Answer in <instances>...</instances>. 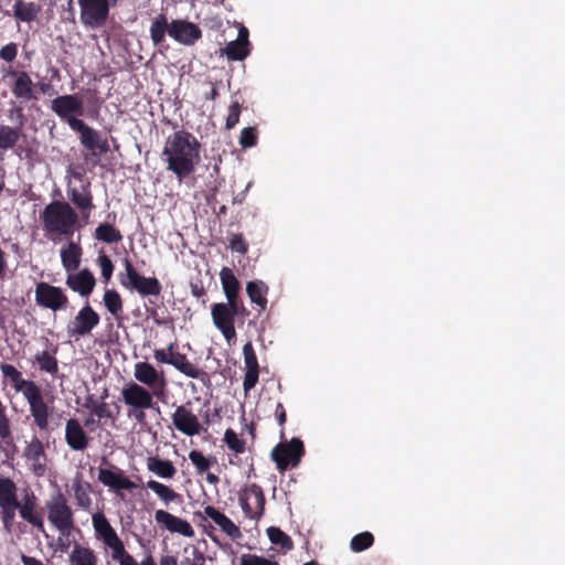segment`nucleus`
Here are the masks:
<instances>
[{
	"instance_id": "1",
	"label": "nucleus",
	"mask_w": 565,
	"mask_h": 565,
	"mask_svg": "<svg viewBox=\"0 0 565 565\" xmlns=\"http://www.w3.org/2000/svg\"><path fill=\"white\" fill-rule=\"evenodd\" d=\"M201 145L198 139L185 130L170 135L161 153L167 170L173 172L181 182L190 175L200 162Z\"/></svg>"
},
{
	"instance_id": "2",
	"label": "nucleus",
	"mask_w": 565,
	"mask_h": 565,
	"mask_svg": "<svg viewBox=\"0 0 565 565\" xmlns=\"http://www.w3.org/2000/svg\"><path fill=\"white\" fill-rule=\"evenodd\" d=\"M150 39L153 45H160L168 33L175 42L191 46L202 36L201 29L185 20H172L168 22L167 17L163 13L158 14L149 29Z\"/></svg>"
},
{
	"instance_id": "3",
	"label": "nucleus",
	"mask_w": 565,
	"mask_h": 565,
	"mask_svg": "<svg viewBox=\"0 0 565 565\" xmlns=\"http://www.w3.org/2000/svg\"><path fill=\"white\" fill-rule=\"evenodd\" d=\"M40 218L47 234L71 236L77 224L78 215L68 203L53 201L44 207Z\"/></svg>"
},
{
	"instance_id": "4",
	"label": "nucleus",
	"mask_w": 565,
	"mask_h": 565,
	"mask_svg": "<svg viewBox=\"0 0 565 565\" xmlns=\"http://www.w3.org/2000/svg\"><path fill=\"white\" fill-rule=\"evenodd\" d=\"M47 520L63 536H70L75 529L74 512L66 497L57 491L45 502Z\"/></svg>"
},
{
	"instance_id": "5",
	"label": "nucleus",
	"mask_w": 565,
	"mask_h": 565,
	"mask_svg": "<svg viewBox=\"0 0 565 565\" xmlns=\"http://www.w3.org/2000/svg\"><path fill=\"white\" fill-rule=\"evenodd\" d=\"M125 273L119 275V280L122 287L129 290H136L141 296H159L162 290L160 281L156 277L141 276L132 263L124 259Z\"/></svg>"
},
{
	"instance_id": "6",
	"label": "nucleus",
	"mask_w": 565,
	"mask_h": 565,
	"mask_svg": "<svg viewBox=\"0 0 565 565\" xmlns=\"http://www.w3.org/2000/svg\"><path fill=\"white\" fill-rule=\"evenodd\" d=\"M245 307L242 302L215 303L212 306L211 316L214 326L222 332L230 343L235 337L234 317L244 315Z\"/></svg>"
},
{
	"instance_id": "7",
	"label": "nucleus",
	"mask_w": 565,
	"mask_h": 565,
	"mask_svg": "<svg viewBox=\"0 0 565 565\" xmlns=\"http://www.w3.org/2000/svg\"><path fill=\"white\" fill-rule=\"evenodd\" d=\"M50 108L62 120L67 122L72 130L75 128L74 122L83 121L77 117L84 115V104L75 94L62 95L52 99Z\"/></svg>"
},
{
	"instance_id": "8",
	"label": "nucleus",
	"mask_w": 565,
	"mask_h": 565,
	"mask_svg": "<svg viewBox=\"0 0 565 565\" xmlns=\"http://www.w3.org/2000/svg\"><path fill=\"white\" fill-rule=\"evenodd\" d=\"M71 178L66 189L67 196L83 214L88 215L94 207L90 181H85L81 172H73Z\"/></svg>"
},
{
	"instance_id": "9",
	"label": "nucleus",
	"mask_w": 565,
	"mask_h": 565,
	"mask_svg": "<svg viewBox=\"0 0 565 565\" xmlns=\"http://www.w3.org/2000/svg\"><path fill=\"white\" fill-rule=\"evenodd\" d=\"M302 455V441L299 438H292L289 443H279L276 445L270 452V458L276 462L279 471H285L289 466H298Z\"/></svg>"
},
{
	"instance_id": "10",
	"label": "nucleus",
	"mask_w": 565,
	"mask_h": 565,
	"mask_svg": "<svg viewBox=\"0 0 565 565\" xmlns=\"http://www.w3.org/2000/svg\"><path fill=\"white\" fill-rule=\"evenodd\" d=\"M81 8V22L90 29L102 28L109 14L107 0H77Z\"/></svg>"
},
{
	"instance_id": "11",
	"label": "nucleus",
	"mask_w": 565,
	"mask_h": 565,
	"mask_svg": "<svg viewBox=\"0 0 565 565\" xmlns=\"http://www.w3.org/2000/svg\"><path fill=\"white\" fill-rule=\"evenodd\" d=\"M35 302L38 306L56 312L68 306V298L60 287L41 281L35 287Z\"/></svg>"
},
{
	"instance_id": "12",
	"label": "nucleus",
	"mask_w": 565,
	"mask_h": 565,
	"mask_svg": "<svg viewBox=\"0 0 565 565\" xmlns=\"http://www.w3.org/2000/svg\"><path fill=\"white\" fill-rule=\"evenodd\" d=\"M99 320L98 313L88 302H86V305L68 322L66 327L67 334L75 339L85 337L99 324Z\"/></svg>"
},
{
	"instance_id": "13",
	"label": "nucleus",
	"mask_w": 565,
	"mask_h": 565,
	"mask_svg": "<svg viewBox=\"0 0 565 565\" xmlns=\"http://www.w3.org/2000/svg\"><path fill=\"white\" fill-rule=\"evenodd\" d=\"M121 399L129 408H151L153 397L150 390L137 382H129L121 388Z\"/></svg>"
},
{
	"instance_id": "14",
	"label": "nucleus",
	"mask_w": 565,
	"mask_h": 565,
	"mask_svg": "<svg viewBox=\"0 0 565 565\" xmlns=\"http://www.w3.org/2000/svg\"><path fill=\"white\" fill-rule=\"evenodd\" d=\"M23 458L29 465L30 470L36 477H43L47 470V457L42 441L33 437L26 443L23 450Z\"/></svg>"
},
{
	"instance_id": "15",
	"label": "nucleus",
	"mask_w": 565,
	"mask_h": 565,
	"mask_svg": "<svg viewBox=\"0 0 565 565\" xmlns=\"http://www.w3.org/2000/svg\"><path fill=\"white\" fill-rule=\"evenodd\" d=\"M134 377L137 382L151 390L153 394H159L166 386V380L162 373L158 372L153 365L148 362H138L134 366Z\"/></svg>"
},
{
	"instance_id": "16",
	"label": "nucleus",
	"mask_w": 565,
	"mask_h": 565,
	"mask_svg": "<svg viewBox=\"0 0 565 565\" xmlns=\"http://www.w3.org/2000/svg\"><path fill=\"white\" fill-rule=\"evenodd\" d=\"M172 424L177 430L189 437L199 435L202 428L198 416L190 408V403L177 406L172 414Z\"/></svg>"
},
{
	"instance_id": "17",
	"label": "nucleus",
	"mask_w": 565,
	"mask_h": 565,
	"mask_svg": "<svg viewBox=\"0 0 565 565\" xmlns=\"http://www.w3.org/2000/svg\"><path fill=\"white\" fill-rule=\"evenodd\" d=\"M239 504L246 516L258 519L264 513L265 497L257 484L249 486L241 495Z\"/></svg>"
},
{
	"instance_id": "18",
	"label": "nucleus",
	"mask_w": 565,
	"mask_h": 565,
	"mask_svg": "<svg viewBox=\"0 0 565 565\" xmlns=\"http://www.w3.org/2000/svg\"><path fill=\"white\" fill-rule=\"evenodd\" d=\"M74 131L81 135V143L89 151L97 150L99 153H107L110 148L107 139L102 138L100 134L84 121L74 122Z\"/></svg>"
},
{
	"instance_id": "19",
	"label": "nucleus",
	"mask_w": 565,
	"mask_h": 565,
	"mask_svg": "<svg viewBox=\"0 0 565 565\" xmlns=\"http://www.w3.org/2000/svg\"><path fill=\"white\" fill-rule=\"evenodd\" d=\"M92 523L96 539L100 540L111 551L124 543L104 513H94L92 515Z\"/></svg>"
},
{
	"instance_id": "20",
	"label": "nucleus",
	"mask_w": 565,
	"mask_h": 565,
	"mask_svg": "<svg viewBox=\"0 0 565 565\" xmlns=\"http://www.w3.org/2000/svg\"><path fill=\"white\" fill-rule=\"evenodd\" d=\"M23 397L29 403L35 425L41 430H45L49 426V406L44 402L40 387L36 386L31 392H26Z\"/></svg>"
},
{
	"instance_id": "21",
	"label": "nucleus",
	"mask_w": 565,
	"mask_h": 565,
	"mask_svg": "<svg viewBox=\"0 0 565 565\" xmlns=\"http://www.w3.org/2000/svg\"><path fill=\"white\" fill-rule=\"evenodd\" d=\"M98 481L115 491L132 490L137 487L135 482L127 478L124 472L115 466H111L110 469L99 468Z\"/></svg>"
},
{
	"instance_id": "22",
	"label": "nucleus",
	"mask_w": 565,
	"mask_h": 565,
	"mask_svg": "<svg viewBox=\"0 0 565 565\" xmlns=\"http://www.w3.org/2000/svg\"><path fill=\"white\" fill-rule=\"evenodd\" d=\"M154 520L171 533H178L185 537L194 536V530L186 520L180 519L164 510H157Z\"/></svg>"
},
{
	"instance_id": "23",
	"label": "nucleus",
	"mask_w": 565,
	"mask_h": 565,
	"mask_svg": "<svg viewBox=\"0 0 565 565\" xmlns=\"http://www.w3.org/2000/svg\"><path fill=\"white\" fill-rule=\"evenodd\" d=\"M66 285L79 296L88 298L96 285V279L88 268H84L76 274L68 273Z\"/></svg>"
},
{
	"instance_id": "24",
	"label": "nucleus",
	"mask_w": 565,
	"mask_h": 565,
	"mask_svg": "<svg viewBox=\"0 0 565 565\" xmlns=\"http://www.w3.org/2000/svg\"><path fill=\"white\" fill-rule=\"evenodd\" d=\"M65 440L67 446L75 451H82L88 447L89 438L77 419L71 418L65 425Z\"/></svg>"
},
{
	"instance_id": "25",
	"label": "nucleus",
	"mask_w": 565,
	"mask_h": 565,
	"mask_svg": "<svg viewBox=\"0 0 565 565\" xmlns=\"http://www.w3.org/2000/svg\"><path fill=\"white\" fill-rule=\"evenodd\" d=\"M173 348V343L169 344L168 347V351L170 352V365H172L179 372L191 379H200L201 375H204L203 371H201L194 364H192L184 354L180 352H174Z\"/></svg>"
},
{
	"instance_id": "26",
	"label": "nucleus",
	"mask_w": 565,
	"mask_h": 565,
	"mask_svg": "<svg viewBox=\"0 0 565 565\" xmlns=\"http://www.w3.org/2000/svg\"><path fill=\"white\" fill-rule=\"evenodd\" d=\"M36 498L33 493L25 494L23 501L20 502L19 513L23 520L29 522L38 530L44 532V522L40 514L35 511Z\"/></svg>"
},
{
	"instance_id": "27",
	"label": "nucleus",
	"mask_w": 565,
	"mask_h": 565,
	"mask_svg": "<svg viewBox=\"0 0 565 565\" xmlns=\"http://www.w3.org/2000/svg\"><path fill=\"white\" fill-rule=\"evenodd\" d=\"M204 514L211 519L216 525L221 527V530L226 533L232 539H239L242 533L234 524V522L228 519L224 513L215 509L214 507L207 505L204 508Z\"/></svg>"
},
{
	"instance_id": "28",
	"label": "nucleus",
	"mask_w": 565,
	"mask_h": 565,
	"mask_svg": "<svg viewBox=\"0 0 565 565\" xmlns=\"http://www.w3.org/2000/svg\"><path fill=\"white\" fill-rule=\"evenodd\" d=\"M33 86L31 76L25 71H20L18 78L14 79L11 86V92L17 99L29 102L35 98Z\"/></svg>"
},
{
	"instance_id": "29",
	"label": "nucleus",
	"mask_w": 565,
	"mask_h": 565,
	"mask_svg": "<svg viewBox=\"0 0 565 565\" xmlns=\"http://www.w3.org/2000/svg\"><path fill=\"white\" fill-rule=\"evenodd\" d=\"M70 565H98L97 554L89 546L74 543L68 554Z\"/></svg>"
},
{
	"instance_id": "30",
	"label": "nucleus",
	"mask_w": 565,
	"mask_h": 565,
	"mask_svg": "<svg viewBox=\"0 0 565 565\" xmlns=\"http://www.w3.org/2000/svg\"><path fill=\"white\" fill-rule=\"evenodd\" d=\"M0 369L3 376L12 382L13 388L23 396L38 386L33 381L24 380L21 372L11 364H1Z\"/></svg>"
},
{
	"instance_id": "31",
	"label": "nucleus",
	"mask_w": 565,
	"mask_h": 565,
	"mask_svg": "<svg viewBox=\"0 0 565 565\" xmlns=\"http://www.w3.org/2000/svg\"><path fill=\"white\" fill-rule=\"evenodd\" d=\"M72 489L74 491V499L76 505L85 511L92 508V486L89 482L83 481L81 476L73 480Z\"/></svg>"
},
{
	"instance_id": "32",
	"label": "nucleus",
	"mask_w": 565,
	"mask_h": 565,
	"mask_svg": "<svg viewBox=\"0 0 565 565\" xmlns=\"http://www.w3.org/2000/svg\"><path fill=\"white\" fill-rule=\"evenodd\" d=\"M82 248L74 242H70L61 250V260L67 273L75 271L81 265Z\"/></svg>"
},
{
	"instance_id": "33",
	"label": "nucleus",
	"mask_w": 565,
	"mask_h": 565,
	"mask_svg": "<svg viewBox=\"0 0 565 565\" xmlns=\"http://www.w3.org/2000/svg\"><path fill=\"white\" fill-rule=\"evenodd\" d=\"M220 278L222 282V287L225 294V297L228 302H239L238 301V290H239V281L234 276L233 271L230 268H222L220 273Z\"/></svg>"
},
{
	"instance_id": "34",
	"label": "nucleus",
	"mask_w": 565,
	"mask_h": 565,
	"mask_svg": "<svg viewBox=\"0 0 565 565\" xmlns=\"http://www.w3.org/2000/svg\"><path fill=\"white\" fill-rule=\"evenodd\" d=\"M268 291V287L265 282L260 280L248 281L246 285V292L252 302L259 306L260 310L264 311L267 306L266 294Z\"/></svg>"
},
{
	"instance_id": "35",
	"label": "nucleus",
	"mask_w": 565,
	"mask_h": 565,
	"mask_svg": "<svg viewBox=\"0 0 565 565\" xmlns=\"http://www.w3.org/2000/svg\"><path fill=\"white\" fill-rule=\"evenodd\" d=\"M147 468L164 479H171L177 472L175 467L170 460H163L158 457H149L147 459Z\"/></svg>"
},
{
	"instance_id": "36",
	"label": "nucleus",
	"mask_w": 565,
	"mask_h": 565,
	"mask_svg": "<svg viewBox=\"0 0 565 565\" xmlns=\"http://www.w3.org/2000/svg\"><path fill=\"white\" fill-rule=\"evenodd\" d=\"M20 503L18 487L10 478H0V507Z\"/></svg>"
},
{
	"instance_id": "37",
	"label": "nucleus",
	"mask_w": 565,
	"mask_h": 565,
	"mask_svg": "<svg viewBox=\"0 0 565 565\" xmlns=\"http://www.w3.org/2000/svg\"><path fill=\"white\" fill-rule=\"evenodd\" d=\"M40 8L34 2H24L18 0L13 7L14 17L23 22H30L35 19Z\"/></svg>"
},
{
	"instance_id": "38",
	"label": "nucleus",
	"mask_w": 565,
	"mask_h": 565,
	"mask_svg": "<svg viewBox=\"0 0 565 565\" xmlns=\"http://www.w3.org/2000/svg\"><path fill=\"white\" fill-rule=\"evenodd\" d=\"M221 52L222 55H226L227 58L232 61H242L246 58L249 53L248 45L236 40L228 42Z\"/></svg>"
},
{
	"instance_id": "39",
	"label": "nucleus",
	"mask_w": 565,
	"mask_h": 565,
	"mask_svg": "<svg viewBox=\"0 0 565 565\" xmlns=\"http://www.w3.org/2000/svg\"><path fill=\"white\" fill-rule=\"evenodd\" d=\"M95 237L98 241L113 244L122 239L121 233L110 224H99L95 230Z\"/></svg>"
},
{
	"instance_id": "40",
	"label": "nucleus",
	"mask_w": 565,
	"mask_h": 565,
	"mask_svg": "<svg viewBox=\"0 0 565 565\" xmlns=\"http://www.w3.org/2000/svg\"><path fill=\"white\" fill-rule=\"evenodd\" d=\"M20 139V131L10 126H0V149L8 150L13 148Z\"/></svg>"
},
{
	"instance_id": "41",
	"label": "nucleus",
	"mask_w": 565,
	"mask_h": 565,
	"mask_svg": "<svg viewBox=\"0 0 565 565\" xmlns=\"http://www.w3.org/2000/svg\"><path fill=\"white\" fill-rule=\"evenodd\" d=\"M103 300L111 316L117 317L118 313L122 311V300L117 290L107 289L104 294Z\"/></svg>"
},
{
	"instance_id": "42",
	"label": "nucleus",
	"mask_w": 565,
	"mask_h": 565,
	"mask_svg": "<svg viewBox=\"0 0 565 565\" xmlns=\"http://www.w3.org/2000/svg\"><path fill=\"white\" fill-rule=\"evenodd\" d=\"M267 535L273 544L279 545L286 551H290L294 547V543L285 532L279 527L270 526L267 529Z\"/></svg>"
},
{
	"instance_id": "43",
	"label": "nucleus",
	"mask_w": 565,
	"mask_h": 565,
	"mask_svg": "<svg viewBox=\"0 0 565 565\" xmlns=\"http://www.w3.org/2000/svg\"><path fill=\"white\" fill-rule=\"evenodd\" d=\"M147 488L151 489L166 503L174 501L179 497V494L168 486L156 480H149L147 482Z\"/></svg>"
},
{
	"instance_id": "44",
	"label": "nucleus",
	"mask_w": 565,
	"mask_h": 565,
	"mask_svg": "<svg viewBox=\"0 0 565 565\" xmlns=\"http://www.w3.org/2000/svg\"><path fill=\"white\" fill-rule=\"evenodd\" d=\"M35 361L40 369L49 374L55 375L58 371L57 360L47 351H42L36 354Z\"/></svg>"
},
{
	"instance_id": "45",
	"label": "nucleus",
	"mask_w": 565,
	"mask_h": 565,
	"mask_svg": "<svg viewBox=\"0 0 565 565\" xmlns=\"http://www.w3.org/2000/svg\"><path fill=\"white\" fill-rule=\"evenodd\" d=\"M19 508H20V503L0 507L1 522H2L3 529L6 530L7 533L12 532L13 523L15 520V513H17V510L19 511Z\"/></svg>"
},
{
	"instance_id": "46",
	"label": "nucleus",
	"mask_w": 565,
	"mask_h": 565,
	"mask_svg": "<svg viewBox=\"0 0 565 565\" xmlns=\"http://www.w3.org/2000/svg\"><path fill=\"white\" fill-rule=\"evenodd\" d=\"M189 459L195 466L196 472L200 475L206 472L210 469L211 465L216 462L215 458H206L205 456H203L201 451L198 450L190 451Z\"/></svg>"
},
{
	"instance_id": "47",
	"label": "nucleus",
	"mask_w": 565,
	"mask_h": 565,
	"mask_svg": "<svg viewBox=\"0 0 565 565\" xmlns=\"http://www.w3.org/2000/svg\"><path fill=\"white\" fill-rule=\"evenodd\" d=\"M374 542V537L370 532H363L352 537L350 547L353 552L359 553L369 548Z\"/></svg>"
},
{
	"instance_id": "48",
	"label": "nucleus",
	"mask_w": 565,
	"mask_h": 565,
	"mask_svg": "<svg viewBox=\"0 0 565 565\" xmlns=\"http://www.w3.org/2000/svg\"><path fill=\"white\" fill-rule=\"evenodd\" d=\"M224 441L227 447L236 454H243L245 451V441L238 438L237 434L233 429H226L224 434Z\"/></svg>"
},
{
	"instance_id": "49",
	"label": "nucleus",
	"mask_w": 565,
	"mask_h": 565,
	"mask_svg": "<svg viewBox=\"0 0 565 565\" xmlns=\"http://www.w3.org/2000/svg\"><path fill=\"white\" fill-rule=\"evenodd\" d=\"M111 558L119 565H139L126 551L124 543L111 551Z\"/></svg>"
},
{
	"instance_id": "50",
	"label": "nucleus",
	"mask_w": 565,
	"mask_h": 565,
	"mask_svg": "<svg viewBox=\"0 0 565 565\" xmlns=\"http://www.w3.org/2000/svg\"><path fill=\"white\" fill-rule=\"evenodd\" d=\"M243 355L246 370H259L257 356L255 354L252 342L244 344Z\"/></svg>"
},
{
	"instance_id": "51",
	"label": "nucleus",
	"mask_w": 565,
	"mask_h": 565,
	"mask_svg": "<svg viewBox=\"0 0 565 565\" xmlns=\"http://www.w3.org/2000/svg\"><path fill=\"white\" fill-rule=\"evenodd\" d=\"M241 565H279L275 561H270L256 554H243L239 558Z\"/></svg>"
},
{
	"instance_id": "52",
	"label": "nucleus",
	"mask_w": 565,
	"mask_h": 565,
	"mask_svg": "<svg viewBox=\"0 0 565 565\" xmlns=\"http://www.w3.org/2000/svg\"><path fill=\"white\" fill-rule=\"evenodd\" d=\"M87 408H90L92 412L98 417H110V409L105 402L96 403L92 398L85 405Z\"/></svg>"
},
{
	"instance_id": "53",
	"label": "nucleus",
	"mask_w": 565,
	"mask_h": 565,
	"mask_svg": "<svg viewBox=\"0 0 565 565\" xmlns=\"http://www.w3.org/2000/svg\"><path fill=\"white\" fill-rule=\"evenodd\" d=\"M97 263L100 267L102 276L105 278L106 281H108L111 278L114 270V265L110 258L107 255L103 254L98 256Z\"/></svg>"
},
{
	"instance_id": "54",
	"label": "nucleus",
	"mask_w": 565,
	"mask_h": 565,
	"mask_svg": "<svg viewBox=\"0 0 565 565\" xmlns=\"http://www.w3.org/2000/svg\"><path fill=\"white\" fill-rule=\"evenodd\" d=\"M256 132L255 129L252 127H246L242 130L241 137H239V145L243 148L253 147L256 145Z\"/></svg>"
},
{
	"instance_id": "55",
	"label": "nucleus",
	"mask_w": 565,
	"mask_h": 565,
	"mask_svg": "<svg viewBox=\"0 0 565 565\" xmlns=\"http://www.w3.org/2000/svg\"><path fill=\"white\" fill-rule=\"evenodd\" d=\"M241 114V105L238 102H234L228 109V114L226 117V129H232L235 127V125L238 122Z\"/></svg>"
},
{
	"instance_id": "56",
	"label": "nucleus",
	"mask_w": 565,
	"mask_h": 565,
	"mask_svg": "<svg viewBox=\"0 0 565 565\" xmlns=\"http://www.w3.org/2000/svg\"><path fill=\"white\" fill-rule=\"evenodd\" d=\"M259 370H246L244 375L243 388L245 394H247L258 382Z\"/></svg>"
},
{
	"instance_id": "57",
	"label": "nucleus",
	"mask_w": 565,
	"mask_h": 565,
	"mask_svg": "<svg viewBox=\"0 0 565 565\" xmlns=\"http://www.w3.org/2000/svg\"><path fill=\"white\" fill-rule=\"evenodd\" d=\"M18 55V45L13 42L6 44L0 50V57L6 62H13Z\"/></svg>"
},
{
	"instance_id": "58",
	"label": "nucleus",
	"mask_w": 565,
	"mask_h": 565,
	"mask_svg": "<svg viewBox=\"0 0 565 565\" xmlns=\"http://www.w3.org/2000/svg\"><path fill=\"white\" fill-rule=\"evenodd\" d=\"M230 247L233 252H237L242 255L247 253V244L245 243L241 234H233L230 239Z\"/></svg>"
},
{
	"instance_id": "59",
	"label": "nucleus",
	"mask_w": 565,
	"mask_h": 565,
	"mask_svg": "<svg viewBox=\"0 0 565 565\" xmlns=\"http://www.w3.org/2000/svg\"><path fill=\"white\" fill-rule=\"evenodd\" d=\"M146 409L147 408H129L128 416L132 417L137 423L142 424L146 420Z\"/></svg>"
},
{
	"instance_id": "60",
	"label": "nucleus",
	"mask_w": 565,
	"mask_h": 565,
	"mask_svg": "<svg viewBox=\"0 0 565 565\" xmlns=\"http://www.w3.org/2000/svg\"><path fill=\"white\" fill-rule=\"evenodd\" d=\"M154 359L159 362V363H166V364H169V361H170V352L167 350H156L154 351Z\"/></svg>"
},
{
	"instance_id": "61",
	"label": "nucleus",
	"mask_w": 565,
	"mask_h": 565,
	"mask_svg": "<svg viewBox=\"0 0 565 565\" xmlns=\"http://www.w3.org/2000/svg\"><path fill=\"white\" fill-rule=\"evenodd\" d=\"M68 536H63L62 534H60V536L57 537L56 540V550L64 553V552H67L68 547H70V542L67 540Z\"/></svg>"
},
{
	"instance_id": "62",
	"label": "nucleus",
	"mask_w": 565,
	"mask_h": 565,
	"mask_svg": "<svg viewBox=\"0 0 565 565\" xmlns=\"http://www.w3.org/2000/svg\"><path fill=\"white\" fill-rule=\"evenodd\" d=\"M1 72H2V79L3 81H6L9 77H12V78L17 79L18 78V74L20 73L18 71H14L12 66L2 67Z\"/></svg>"
},
{
	"instance_id": "63",
	"label": "nucleus",
	"mask_w": 565,
	"mask_h": 565,
	"mask_svg": "<svg viewBox=\"0 0 565 565\" xmlns=\"http://www.w3.org/2000/svg\"><path fill=\"white\" fill-rule=\"evenodd\" d=\"M276 417L278 420V424L281 426L286 422V412L284 409V406L279 403L276 406Z\"/></svg>"
},
{
	"instance_id": "64",
	"label": "nucleus",
	"mask_w": 565,
	"mask_h": 565,
	"mask_svg": "<svg viewBox=\"0 0 565 565\" xmlns=\"http://www.w3.org/2000/svg\"><path fill=\"white\" fill-rule=\"evenodd\" d=\"M21 562L23 565H44V563L35 557L22 554Z\"/></svg>"
}]
</instances>
